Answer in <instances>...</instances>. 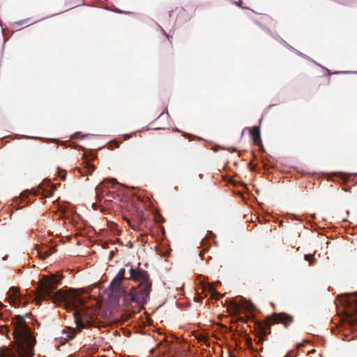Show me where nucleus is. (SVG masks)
<instances>
[{"label":"nucleus","mask_w":357,"mask_h":357,"mask_svg":"<svg viewBox=\"0 0 357 357\" xmlns=\"http://www.w3.org/2000/svg\"><path fill=\"white\" fill-rule=\"evenodd\" d=\"M56 189V188L53 185H51V190H52V193L53 192V191Z\"/></svg>","instance_id":"17"},{"label":"nucleus","mask_w":357,"mask_h":357,"mask_svg":"<svg viewBox=\"0 0 357 357\" xmlns=\"http://www.w3.org/2000/svg\"><path fill=\"white\" fill-rule=\"evenodd\" d=\"M312 257L313 258V256L310 255H305V259L308 261H309V264L310 265H312V260L310 259V258Z\"/></svg>","instance_id":"14"},{"label":"nucleus","mask_w":357,"mask_h":357,"mask_svg":"<svg viewBox=\"0 0 357 357\" xmlns=\"http://www.w3.org/2000/svg\"><path fill=\"white\" fill-rule=\"evenodd\" d=\"M342 304L353 310L354 314L351 317V321L357 325V292L347 293L343 298Z\"/></svg>","instance_id":"4"},{"label":"nucleus","mask_w":357,"mask_h":357,"mask_svg":"<svg viewBox=\"0 0 357 357\" xmlns=\"http://www.w3.org/2000/svg\"><path fill=\"white\" fill-rule=\"evenodd\" d=\"M291 319L289 315L283 313H275L272 317L273 322L283 323L286 326L291 321Z\"/></svg>","instance_id":"7"},{"label":"nucleus","mask_w":357,"mask_h":357,"mask_svg":"<svg viewBox=\"0 0 357 357\" xmlns=\"http://www.w3.org/2000/svg\"><path fill=\"white\" fill-rule=\"evenodd\" d=\"M59 282V280L54 277L40 282L36 296L37 305H41L43 300L48 299L52 300L54 303L58 301H63L67 310H73L77 327H84L82 319L88 315L83 299L75 293L64 294L61 290H57L56 284Z\"/></svg>","instance_id":"1"},{"label":"nucleus","mask_w":357,"mask_h":357,"mask_svg":"<svg viewBox=\"0 0 357 357\" xmlns=\"http://www.w3.org/2000/svg\"><path fill=\"white\" fill-rule=\"evenodd\" d=\"M340 72H335V74L340 73ZM342 73H344L345 72H342Z\"/></svg>","instance_id":"21"},{"label":"nucleus","mask_w":357,"mask_h":357,"mask_svg":"<svg viewBox=\"0 0 357 357\" xmlns=\"http://www.w3.org/2000/svg\"><path fill=\"white\" fill-rule=\"evenodd\" d=\"M107 182L112 183V184L116 183V179H112L109 181V179H105L102 183H100L96 188V194L98 199H100L104 196V192L106 188H108V186H106V183Z\"/></svg>","instance_id":"6"},{"label":"nucleus","mask_w":357,"mask_h":357,"mask_svg":"<svg viewBox=\"0 0 357 357\" xmlns=\"http://www.w3.org/2000/svg\"><path fill=\"white\" fill-rule=\"evenodd\" d=\"M114 255V251H111L110 252V257H112V256Z\"/></svg>","instance_id":"18"},{"label":"nucleus","mask_w":357,"mask_h":357,"mask_svg":"<svg viewBox=\"0 0 357 357\" xmlns=\"http://www.w3.org/2000/svg\"><path fill=\"white\" fill-rule=\"evenodd\" d=\"M298 54H299V55H301V56H303V57H306V56H305V55H303V54L302 53H301V52H299Z\"/></svg>","instance_id":"20"},{"label":"nucleus","mask_w":357,"mask_h":357,"mask_svg":"<svg viewBox=\"0 0 357 357\" xmlns=\"http://www.w3.org/2000/svg\"><path fill=\"white\" fill-rule=\"evenodd\" d=\"M125 272L126 271L124 268L120 269L118 274L112 280L109 284V287L112 291L115 292L120 289L121 283L125 278Z\"/></svg>","instance_id":"5"},{"label":"nucleus","mask_w":357,"mask_h":357,"mask_svg":"<svg viewBox=\"0 0 357 357\" xmlns=\"http://www.w3.org/2000/svg\"><path fill=\"white\" fill-rule=\"evenodd\" d=\"M95 167L93 165L90 164L89 162H87L86 166L84 167V169H79V172L82 176H86L88 175H91Z\"/></svg>","instance_id":"12"},{"label":"nucleus","mask_w":357,"mask_h":357,"mask_svg":"<svg viewBox=\"0 0 357 357\" xmlns=\"http://www.w3.org/2000/svg\"><path fill=\"white\" fill-rule=\"evenodd\" d=\"M242 307L245 310H252L254 307V305L251 302H245V303L243 304Z\"/></svg>","instance_id":"13"},{"label":"nucleus","mask_w":357,"mask_h":357,"mask_svg":"<svg viewBox=\"0 0 357 357\" xmlns=\"http://www.w3.org/2000/svg\"><path fill=\"white\" fill-rule=\"evenodd\" d=\"M232 151L233 152L236 151V149H232Z\"/></svg>","instance_id":"24"},{"label":"nucleus","mask_w":357,"mask_h":357,"mask_svg":"<svg viewBox=\"0 0 357 357\" xmlns=\"http://www.w3.org/2000/svg\"><path fill=\"white\" fill-rule=\"evenodd\" d=\"M13 335L15 342L1 349L0 357H33L36 340L24 321L15 324Z\"/></svg>","instance_id":"2"},{"label":"nucleus","mask_w":357,"mask_h":357,"mask_svg":"<svg viewBox=\"0 0 357 357\" xmlns=\"http://www.w3.org/2000/svg\"><path fill=\"white\" fill-rule=\"evenodd\" d=\"M130 278L138 282L139 285L132 287L130 292L125 295V301L129 304L135 303L139 306L143 305L146 303L151 289L149 274L146 271L133 268H130Z\"/></svg>","instance_id":"3"},{"label":"nucleus","mask_w":357,"mask_h":357,"mask_svg":"<svg viewBox=\"0 0 357 357\" xmlns=\"http://www.w3.org/2000/svg\"><path fill=\"white\" fill-rule=\"evenodd\" d=\"M115 11H116V13H123V11H122V10H119V9H118V8L115 9Z\"/></svg>","instance_id":"16"},{"label":"nucleus","mask_w":357,"mask_h":357,"mask_svg":"<svg viewBox=\"0 0 357 357\" xmlns=\"http://www.w3.org/2000/svg\"><path fill=\"white\" fill-rule=\"evenodd\" d=\"M36 250L38 255L42 259H47L50 255H51L54 252V250L53 248H45V250H43V249L40 248L38 245H36Z\"/></svg>","instance_id":"9"},{"label":"nucleus","mask_w":357,"mask_h":357,"mask_svg":"<svg viewBox=\"0 0 357 357\" xmlns=\"http://www.w3.org/2000/svg\"><path fill=\"white\" fill-rule=\"evenodd\" d=\"M77 332L78 331L77 329L68 327L67 330L63 331V334L66 335V338L72 340L75 337Z\"/></svg>","instance_id":"11"},{"label":"nucleus","mask_w":357,"mask_h":357,"mask_svg":"<svg viewBox=\"0 0 357 357\" xmlns=\"http://www.w3.org/2000/svg\"><path fill=\"white\" fill-rule=\"evenodd\" d=\"M9 293L10 294V299L12 300V303L13 305L19 304L21 303L22 295L19 291V289L15 287H13L10 289Z\"/></svg>","instance_id":"8"},{"label":"nucleus","mask_w":357,"mask_h":357,"mask_svg":"<svg viewBox=\"0 0 357 357\" xmlns=\"http://www.w3.org/2000/svg\"><path fill=\"white\" fill-rule=\"evenodd\" d=\"M24 138H29V137L27 136H23Z\"/></svg>","instance_id":"23"},{"label":"nucleus","mask_w":357,"mask_h":357,"mask_svg":"<svg viewBox=\"0 0 357 357\" xmlns=\"http://www.w3.org/2000/svg\"><path fill=\"white\" fill-rule=\"evenodd\" d=\"M3 307V305L1 303H0V309H1Z\"/></svg>","instance_id":"22"},{"label":"nucleus","mask_w":357,"mask_h":357,"mask_svg":"<svg viewBox=\"0 0 357 357\" xmlns=\"http://www.w3.org/2000/svg\"><path fill=\"white\" fill-rule=\"evenodd\" d=\"M254 142L259 145L261 143L260 130L258 126H254L251 130Z\"/></svg>","instance_id":"10"},{"label":"nucleus","mask_w":357,"mask_h":357,"mask_svg":"<svg viewBox=\"0 0 357 357\" xmlns=\"http://www.w3.org/2000/svg\"><path fill=\"white\" fill-rule=\"evenodd\" d=\"M28 193H29L28 191H24L21 193V197L24 199V198L26 197Z\"/></svg>","instance_id":"15"},{"label":"nucleus","mask_w":357,"mask_h":357,"mask_svg":"<svg viewBox=\"0 0 357 357\" xmlns=\"http://www.w3.org/2000/svg\"><path fill=\"white\" fill-rule=\"evenodd\" d=\"M7 257H8V255H6L5 257H3V260L5 261L7 259Z\"/></svg>","instance_id":"19"}]
</instances>
